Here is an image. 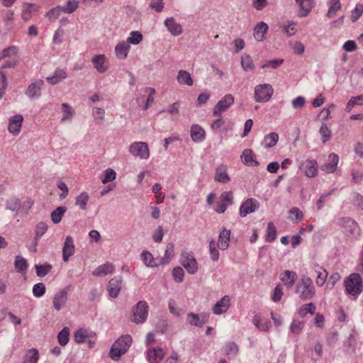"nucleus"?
<instances>
[{"label": "nucleus", "mask_w": 363, "mask_h": 363, "mask_svg": "<svg viewBox=\"0 0 363 363\" xmlns=\"http://www.w3.org/2000/svg\"><path fill=\"white\" fill-rule=\"evenodd\" d=\"M283 296V288L281 284H278L274 291V293L272 296V299L274 302H279Z\"/></svg>", "instance_id": "69168bd1"}, {"label": "nucleus", "mask_w": 363, "mask_h": 363, "mask_svg": "<svg viewBox=\"0 0 363 363\" xmlns=\"http://www.w3.org/2000/svg\"><path fill=\"white\" fill-rule=\"evenodd\" d=\"M174 255V247L172 243H169L167 245L166 250H165V255H164V259L165 261H160V264H164L167 263L169 259H171Z\"/></svg>", "instance_id": "6e6d98bb"}, {"label": "nucleus", "mask_w": 363, "mask_h": 363, "mask_svg": "<svg viewBox=\"0 0 363 363\" xmlns=\"http://www.w3.org/2000/svg\"><path fill=\"white\" fill-rule=\"evenodd\" d=\"M328 11L326 16L329 18L335 16L337 12L342 8L340 0H329L328 2Z\"/></svg>", "instance_id": "473e14b6"}, {"label": "nucleus", "mask_w": 363, "mask_h": 363, "mask_svg": "<svg viewBox=\"0 0 363 363\" xmlns=\"http://www.w3.org/2000/svg\"><path fill=\"white\" fill-rule=\"evenodd\" d=\"M277 238V229L272 222L268 223L266 231V241L269 242H273Z\"/></svg>", "instance_id": "49530a36"}, {"label": "nucleus", "mask_w": 363, "mask_h": 363, "mask_svg": "<svg viewBox=\"0 0 363 363\" xmlns=\"http://www.w3.org/2000/svg\"><path fill=\"white\" fill-rule=\"evenodd\" d=\"M164 355V351L160 347H150L147 350V358L150 363L160 362Z\"/></svg>", "instance_id": "ddd939ff"}, {"label": "nucleus", "mask_w": 363, "mask_h": 363, "mask_svg": "<svg viewBox=\"0 0 363 363\" xmlns=\"http://www.w3.org/2000/svg\"><path fill=\"white\" fill-rule=\"evenodd\" d=\"M241 158L243 163L250 167H257L259 164L256 159V155L251 149H245L243 150Z\"/></svg>", "instance_id": "a211bd4d"}, {"label": "nucleus", "mask_w": 363, "mask_h": 363, "mask_svg": "<svg viewBox=\"0 0 363 363\" xmlns=\"http://www.w3.org/2000/svg\"><path fill=\"white\" fill-rule=\"evenodd\" d=\"M329 160L330 162L328 164H325L321 167V169L326 173H332L336 170L339 157L336 154L332 153L329 155Z\"/></svg>", "instance_id": "c756f323"}, {"label": "nucleus", "mask_w": 363, "mask_h": 363, "mask_svg": "<svg viewBox=\"0 0 363 363\" xmlns=\"http://www.w3.org/2000/svg\"><path fill=\"white\" fill-rule=\"evenodd\" d=\"M67 77V72L64 69H57L53 75L47 78V81L51 84H56Z\"/></svg>", "instance_id": "c9c22d12"}, {"label": "nucleus", "mask_w": 363, "mask_h": 363, "mask_svg": "<svg viewBox=\"0 0 363 363\" xmlns=\"http://www.w3.org/2000/svg\"><path fill=\"white\" fill-rule=\"evenodd\" d=\"M269 27L264 22H259L257 23L254 28V38L257 41H262L265 38V34L267 33Z\"/></svg>", "instance_id": "bb28decb"}, {"label": "nucleus", "mask_w": 363, "mask_h": 363, "mask_svg": "<svg viewBox=\"0 0 363 363\" xmlns=\"http://www.w3.org/2000/svg\"><path fill=\"white\" fill-rule=\"evenodd\" d=\"M63 12L62 7L57 6L55 8L52 9L50 11H49L46 16L50 19V20H55L57 19L60 15Z\"/></svg>", "instance_id": "680f3d73"}, {"label": "nucleus", "mask_w": 363, "mask_h": 363, "mask_svg": "<svg viewBox=\"0 0 363 363\" xmlns=\"http://www.w3.org/2000/svg\"><path fill=\"white\" fill-rule=\"evenodd\" d=\"M121 284L122 280L116 277L109 281L107 289L110 296L113 298L118 296L121 289Z\"/></svg>", "instance_id": "aec40b11"}, {"label": "nucleus", "mask_w": 363, "mask_h": 363, "mask_svg": "<svg viewBox=\"0 0 363 363\" xmlns=\"http://www.w3.org/2000/svg\"><path fill=\"white\" fill-rule=\"evenodd\" d=\"M296 2L299 6V17L307 16L314 6V0H296Z\"/></svg>", "instance_id": "2eb2a0df"}, {"label": "nucleus", "mask_w": 363, "mask_h": 363, "mask_svg": "<svg viewBox=\"0 0 363 363\" xmlns=\"http://www.w3.org/2000/svg\"><path fill=\"white\" fill-rule=\"evenodd\" d=\"M233 194L232 191L223 192L219 200L214 206V210L218 213H223L233 203Z\"/></svg>", "instance_id": "423d86ee"}, {"label": "nucleus", "mask_w": 363, "mask_h": 363, "mask_svg": "<svg viewBox=\"0 0 363 363\" xmlns=\"http://www.w3.org/2000/svg\"><path fill=\"white\" fill-rule=\"evenodd\" d=\"M363 13V4H357L355 9L352 11L351 19L353 22H355L359 19Z\"/></svg>", "instance_id": "bf43d9fd"}, {"label": "nucleus", "mask_w": 363, "mask_h": 363, "mask_svg": "<svg viewBox=\"0 0 363 363\" xmlns=\"http://www.w3.org/2000/svg\"><path fill=\"white\" fill-rule=\"evenodd\" d=\"M315 311V306L313 303H309L303 305L298 311L299 316L304 318L307 313L313 314Z\"/></svg>", "instance_id": "a18cd8bd"}, {"label": "nucleus", "mask_w": 363, "mask_h": 363, "mask_svg": "<svg viewBox=\"0 0 363 363\" xmlns=\"http://www.w3.org/2000/svg\"><path fill=\"white\" fill-rule=\"evenodd\" d=\"M114 272V266L111 263H106L99 266L94 272V276H102L112 274Z\"/></svg>", "instance_id": "72a5a7b5"}, {"label": "nucleus", "mask_w": 363, "mask_h": 363, "mask_svg": "<svg viewBox=\"0 0 363 363\" xmlns=\"http://www.w3.org/2000/svg\"><path fill=\"white\" fill-rule=\"evenodd\" d=\"M143 40V35L139 31H133L130 33V36L128 38L127 43L128 44H139Z\"/></svg>", "instance_id": "864d4df0"}, {"label": "nucleus", "mask_w": 363, "mask_h": 363, "mask_svg": "<svg viewBox=\"0 0 363 363\" xmlns=\"http://www.w3.org/2000/svg\"><path fill=\"white\" fill-rule=\"evenodd\" d=\"M234 97L232 94H226L222 99H220L215 106L213 108V116H220L221 114L226 111L233 104Z\"/></svg>", "instance_id": "0eeeda50"}, {"label": "nucleus", "mask_w": 363, "mask_h": 363, "mask_svg": "<svg viewBox=\"0 0 363 363\" xmlns=\"http://www.w3.org/2000/svg\"><path fill=\"white\" fill-rule=\"evenodd\" d=\"M36 273L39 277H43L46 275L51 269L52 267L50 264L48 265H36Z\"/></svg>", "instance_id": "774afa93"}, {"label": "nucleus", "mask_w": 363, "mask_h": 363, "mask_svg": "<svg viewBox=\"0 0 363 363\" xmlns=\"http://www.w3.org/2000/svg\"><path fill=\"white\" fill-rule=\"evenodd\" d=\"M43 85V81L38 80L30 84L26 91L29 97L38 96L40 94V89Z\"/></svg>", "instance_id": "f704fd0d"}, {"label": "nucleus", "mask_w": 363, "mask_h": 363, "mask_svg": "<svg viewBox=\"0 0 363 363\" xmlns=\"http://www.w3.org/2000/svg\"><path fill=\"white\" fill-rule=\"evenodd\" d=\"M208 315L206 314H201L199 315L197 314L190 313L187 317V320L189 324L197 327H201L208 322Z\"/></svg>", "instance_id": "6ab92c4d"}, {"label": "nucleus", "mask_w": 363, "mask_h": 363, "mask_svg": "<svg viewBox=\"0 0 363 363\" xmlns=\"http://www.w3.org/2000/svg\"><path fill=\"white\" fill-rule=\"evenodd\" d=\"M33 294L35 297L42 296L45 292V286L43 283L35 284L33 289Z\"/></svg>", "instance_id": "338daca9"}, {"label": "nucleus", "mask_w": 363, "mask_h": 363, "mask_svg": "<svg viewBox=\"0 0 363 363\" xmlns=\"http://www.w3.org/2000/svg\"><path fill=\"white\" fill-rule=\"evenodd\" d=\"M230 237V230L227 229L222 230L218 237L217 247L222 250H226L229 246Z\"/></svg>", "instance_id": "a878e982"}, {"label": "nucleus", "mask_w": 363, "mask_h": 363, "mask_svg": "<svg viewBox=\"0 0 363 363\" xmlns=\"http://www.w3.org/2000/svg\"><path fill=\"white\" fill-rule=\"evenodd\" d=\"M296 293L301 300L312 298L315 294L312 279L308 277H303L296 284Z\"/></svg>", "instance_id": "f257e3e1"}, {"label": "nucleus", "mask_w": 363, "mask_h": 363, "mask_svg": "<svg viewBox=\"0 0 363 363\" xmlns=\"http://www.w3.org/2000/svg\"><path fill=\"white\" fill-rule=\"evenodd\" d=\"M279 135L276 133H271L265 135L264 138V145L266 148L274 147L278 142Z\"/></svg>", "instance_id": "79ce46f5"}, {"label": "nucleus", "mask_w": 363, "mask_h": 363, "mask_svg": "<svg viewBox=\"0 0 363 363\" xmlns=\"http://www.w3.org/2000/svg\"><path fill=\"white\" fill-rule=\"evenodd\" d=\"M206 135L205 130L199 125H193L191 128V139L196 142L199 143L204 140Z\"/></svg>", "instance_id": "cd10ccee"}, {"label": "nucleus", "mask_w": 363, "mask_h": 363, "mask_svg": "<svg viewBox=\"0 0 363 363\" xmlns=\"http://www.w3.org/2000/svg\"><path fill=\"white\" fill-rule=\"evenodd\" d=\"M15 267L19 272L25 271L28 267L26 260L20 256H17L15 261Z\"/></svg>", "instance_id": "13d9d810"}, {"label": "nucleus", "mask_w": 363, "mask_h": 363, "mask_svg": "<svg viewBox=\"0 0 363 363\" xmlns=\"http://www.w3.org/2000/svg\"><path fill=\"white\" fill-rule=\"evenodd\" d=\"M316 272L318 273L317 278L315 279L316 285L322 286L326 281L328 273L325 269L320 267H318Z\"/></svg>", "instance_id": "c03bdc74"}, {"label": "nucleus", "mask_w": 363, "mask_h": 363, "mask_svg": "<svg viewBox=\"0 0 363 363\" xmlns=\"http://www.w3.org/2000/svg\"><path fill=\"white\" fill-rule=\"evenodd\" d=\"M79 7V1L77 0H69L67 6L62 7L63 12L66 13H72Z\"/></svg>", "instance_id": "4d7b16f0"}, {"label": "nucleus", "mask_w": 363, "mask_h": 363, "mask_svg": "<svg viewBox=\"0 0 363 363\" xmlns=\"http://www.w3.org/2000/svg\"><path fill=\"white\" fill-rule=\"evenodd\" d=\"M132 343L130 335H122L112 345L110 350V357L113 360H118L125 354Z\"/></svg>", "instance_id": "f03ea898"}, {"label": "nucleus", "mask_w": 363, "mask_h": 363, "mask_svg": "<svg viewBox=\"0 0 363 363\" xmlns=\"http://www.w3.org/2000/svg\"><path fill=\"white\" fill-rule=\"evenodd\" d=\"M177 81L182 84H186L188 86L193 85V79H191L190 74L185 70L179 71Z\"/></svg>", "instance_id": "ea45409f"}, {"label": "nucleus", "mask_w": 363, "mask_h": 363, "mask_svg": "<svg viewBox=\"0 0 363 363\" xmlns=\"http://www.w3.org/2000/svg\"><path fill=\"white\" fill-rule=\"evenodd\" d=\"M280 279L288 288H291L297 279V274L295 272L285 270L281 274Z\"/></svg>", "instance_id": "412c9836"}, {"label": "nucleus", "mask_w": 363, "mask_h": 363, "mask_svg": "<svg viewBox=\"0 0 363 363\" xmlns=\"http://www.w3.org/2000/svg\"><path fill=\"white\" fill-rule=\"evenodd\" d=\"M230 306V298L228 296H225L220 301L213 307V313L215 314H221L227 311Z\"/></svg>", "instance_id": "7c9ffc66"}, {"label": "nucleus", "mask_w": 363, "mask_h": 363, "mask_svg": "<svg viewBox=\"0 0 363 363\" xmlns=\"http://www.w3.org/2000/svg\"><path fill=\"white\" fill-rule=\"evenodd\" d=\"M214 179L220 183H228L230 177L228 174V167L225 164L218 165L215 171Z\"/></svg>", "instance_id": "dca6fc26"}, {"label": "nucleus", "mask_w": 363, "mask_h": 363, "mask_svg": "<svg viewBox=\"0 0 363 363\" xmlns=\"http://www.w3.org/2000/svg\"><path fill=\"white\" fill-rule=\"evenodd\" d=\"M67 211L65 206H59L51 213V218L54 223H58L61 221L62 216Z\"/></svg>", "instance_id": "37998d69"}, {"label": "nucleus", "mask_w": 363, "mask_h": 363, "mask_svg": "<svg viewBox=\"0 0 363 363\" xmlns=\"http://www.w3.org/2000/svg\"><path fill=\"white\" fill-rule=\"evenodd\" d=\"M304 323L300 320H294L291 325L290 330L294 334H298L302 330Z\"/></svg>", "instance_id": "e2e57ef3"}, {"label": "nucleus", "mask_w": 363, "mask_h": 363, "mask_svg": "<svg viewBox=\"0 0 363 363\" xmlns=\"http://www.w3.org/2000/svg\"><path fill=\"white\" fill-rule=\"evenodd\" d=\"M152 192L155 194L157 203H161L164 201L165 195L162 192V186L160 184H155L152 186Z\"/></svg>", "instance_id": "09e8293b"}, {"label": "nucleus", "mask_w": 363, "mask_h": 363, "mask_svg": "<svg viewBox=\"0 0 363 363\" xmlns=\"http://www.w3.org/2000/svg\"><path fill=\"white\" fill-rule=\"evenodd\" d=\"M129 151L133 156L139 157L141 159H147L150 156L147 144L143 142L133 143L130 145Z\"/></svg>", "instance_id": "6e6552de"}, {"label": "nucleus", "mask_w": 363, "mask_h": 363, "mask_svg": "<svg viewBox=\"0 0 363 363\" xmlns=\"http://www.w3.org/2000/svg\"><path fill=\"white\" fill-rule=\"evenodd\" d=\"M241 65L245 71L252 70L255 67L253 60L249 55H244L242 57Z\"/></svg>", "instance_id": "de8ad7c7"}, {"label": "nucleus", "mask_w": 363, "mask_h": 363, "mask_svg": "<svg viewBox=\"0 0 363 363\" xmlns=\"http://www.w3.org/2000/svg\"><path fill=\"white\" fill-rule=\"evenodd\" d=\"M62 111L63 113L62 118V121H65L67 119L71 118L72 117L73 113H74L72 108L70 106H69L67 104H65V103L62 104Z\"/></svg>", "instance_id": "5fc2aeb1"}, {"label": "nucleus", "mask_w": 363, "mask_h": 363, "mask_svg": "<svg viewBox=\"0 0 363 363\" xmlns=\"http://www.w3.org/2000/svg\"><path fill=\"white\" fill-rule=\"evenodd\" d=\"M182 264L190 274H194L198 269L197 262L191 254H182Z\"/></svg>", "instance_id": "f8f14e48"}, {"label": "nucleus", "mask_w": 363, "mask_h": 363, "mask_svg": "<svg viewBox=\"0 0 363 363\" xmlns=\"http://www.w3.org/2000/svg\"><path fill=\"white\" fill-rule=\"evenodd\" d=\"M346 292L357 297L363 291L362 279L360 274L352 273L344 281Z\"/></svg>", "instance_id": "7ed1b4c3"}, {"label": "nucleus", "mask_w": 363, "mask_h": 363, "mask_svg": "<svg viewBox=\"0 0 363 363\" xmlns=\"http://www.w3.org/2000/svg\"><path fill=\"white\" fill-rule=\"evenodd\" d=\"M274 94V89L269 84L257 85L255 87L254 99L256 102L264 103L270 100Z\"/></svg>", "instance_id": "39448f33"}, {"label": "nucleus", "mask_w": 363, "mask_h": 363, "mask_svg": "<svg viewBox=\"0 0 363 363\" xmlns=\"http://www.w3.org/2000/svg\"><path fill=\"white\" fill-rule=\"evenodd\" d=\"M209 250L211 259L216 261L219 258V252L216 248V245L214 240H211L209 242Z\"/></svg>", "instance_id": "052dcab7"}, {"label": "nucleus", "mask_w": 363, "mask_h": 363, "mask_svg": "<svg viewBox=\"0 0 363 363\" xmlns=\"http://www.w3.org/2000/svg\"><path fill=\"white\" fill-rule=\"evenodd\" d=\"M67 293L65 290L57 292L53 298V306L57 311H60L66 303Z\"/></svg>", "instance_id": "393cba45"}, {"label": "nucleus", "mask_w": 363, "mask_h": 363, "mask_svg": "<svg viewBox=\"0 0 363 363\" xmlns=\"http://www.w3.org/2000/svg\"><path fill=\"white\" fill-rule=\"evenodd\" d=\"M39 359L38 350L33 348L28 350L23 357V363H37Z\"/></svg>", "instance_id": "4c0bfd02"}, {"label": "nucleus", "mask_w": 363, "mask_h": 363, "mask_svg": "<svg viewBox=\"0 0 363 363\" xmlns=\"http://www.w3.org/2000/svg\"><path fill=\"white\" fill-rule=\"evenodd\" d=\"M300 168L308 177H315L318 173V163L315 160L308 159L302 162Z\"/></svg>", "instance_id": "9b49d317"}, {"label": "nucleus", "mask_w": 363, "mask_h": 363, "mask_svg": "<svg viewBox=\"0 0 363 363\" xmlns=\"http://www.w3.org/2000/svg\"><path fill=\"white\" fill-rule=\"evenodd\" d=\"M92 63L96 69L100 73L105 72L108 68L104 55L94 56L92 59Z\"/></svg>", "instance_id": "b1692460"}, {"label": "nucleus", "mask_w": 363, "mask_h": 363, "mask_svg": "<svg viewBox=\"0 0 363 363\" xmlns=\"http://www.w3.org/2000/svg\"><path fill=\"white\" fill-rule=\"evenodd\" d=\"M148 306L145 301H139L133 309V321L136 323H143L147 316Z\"/></svg>", "instance_id": "1a4fd4ad"}, {"label": "nucleus", "mask_w": 363, "mask_h": 363, "mask_svg": "<svg viewBox=\"0 0 363 363\" xmlns=\"http://www.w3.org/2000/svg\"><path fill=\"white\" fill-rule=\"evenodd\" d=\"M164 23L168 30L173 35H179L182 33V26L177 23L173 18H167Z\"/></svg>", "instance_id": "c85d7f7f"}, {"label": "nucleus", "mask_w": 363, "mask_h": 363, "mask_svg": "<svg viewBox=\"0 0 363 363\" xmlns=\"http://www.w3.org/2000/svg\"><path fill=\"white\" fill-rule=\"evenodd\" d=\"M69 330L68 328H64L58 334L57 339L59 343L65 346L69 341Z\"/></svg>", "instance_id": "8fccbe9b"}, {"label": "nucleus", "mask_w": 363, "mask_h": 363, "mask_svg": "<svg viewBox=\"0 0 363 363\" xmlns=\"http://www.w3.org/2000/svg\"><path fill=\"white\" fill-rule=\"evenodd\" d=\"M89 196L86 192H82L76 199V205L79 206L80 208L86 209V206L89 201Z\"/></svg>", "instance_id": "603ef678"}, {"label": "nucleus", "mask_w": 363, "mask_h": 363, "mask_svg": "<svg viewBox=\"0 0 363 363\" xmlns=\"http://www.w3.org/2000/svg\"><path fill=\"white\" fill-rule=\"evenodd\" d=\"M75 251V246L72 238L67 236L65 239L63 249H62V259L65 262H67L70 257H72Z\"/></svg>", "instance_id": "f3484780"}, {"label": "nucleus", "mask_w": 363, "mask_h": 363, "mask_svg": "<svg viewBox=\"0 0 363 363\" xmlns=\"http://www.w3.org/2000/svg\"><path fill=\"white\" fill-rule=\"evenodd\" d=\"M8 206L13 211H21V203L18 199H11L8 201Z\"/></svg>", "instance_id": "0e129e2a"}, {"label": "nucleus", "mask_w": 363, "mask_h": 363, "mask_svg": "<svg viewBox=\"0 0 363 363\" xmlns=\"http://www.w3.org/2000/svg\"><path fill=\"white\" fill-rule=\"evenodd\" d=\"M96 335V333L88 329L80 328L74 333V340L78 343H82L88 339L95 337Z\"/></svg>", "instance_id": "4be33fe9"}, {"label": "nucleus", "mask_w": 363, "mask_h": 363, "mask_svg": "<svg viewBox=\"0 0 363 363\" xmlns=\"http://www.w3.org/2000/svg\"><path fill=\"white\" fill-rule=\"evenodd\" d=\"M130 50V45L127 41H122L117 44L115 48L116 55L119 59H125Z\"/></svg>", "instance_id": "2f4dec72"}, {"label": "nucleus", "mask_w": 363, "mask_h": 363, "mask_svg": "<svg viewBox=\"0 0 363 363\" xmlns=\"http://www.w3.org/2000/svg\"><path fill=\"white\" fill-rule=\"evenodd\" d=\"M259 206V202L252 198L247 199L240 207V216L245 217L247 214L255 212Z\"/></svg>", "instance_id": "9d476101"}, {"label": "nucleus", "mask_w": 363, "mask_h": 363, "mask_svg": "<svg viewBox=\"0 0 363 363\" xmlns=\"http://www.w3.org/2000/svg\"><path fill=\"white\" fill-rule=\"evenodd\" d=\"M363 105V94L359 95L357 96H352L348 101L345 111L347 112H350L354 106H362Z\"/></svg>", "instance_id": "a19ab883"}, {"label": "nucleus", "mask_w": 363, "mask_h": 363, "mask_svg": "<svg viewBox=\"0 0 363 363\" xmlns=\"http://www.w3.org/2000/svg\"><path fill=\"white\" fill-rule=\"evenodd\" d=\"M39 6L35 4L24 3L23 4V10L21 17L24 21H28L31 18L33 13L38 11Z\"/></svg>", "instance_id": "5701e85b"}, {"label": "nucleus", "mask_w": 363, "mask_h": 363, "mask_svg": "<svg viewBox=\"0 0 363 363\" xmlns=\"http://www.w3.org/2000/svg\"><path fill=\"white\" fill-rule=\"evenodd\" d=\"M18 49L16 46H10L0 52V60H4L2 69L13 67L18 62Z\"/></svg>", "instance_id": "20e7f679"}, {"label": "nucleus", "mask_w": 363, "mask_h": 363, "mask_svg": "<svg viewBox=\"0 0 363 363\" xmlns=\"http://www.w3.org/2000/svg\"><path fill=\"white\" fill-rule=\"evenodd\" d=\"M253 323L259 330L263 331H267L270 328L271 323L268 320H263L261 315L256 314L253 318Z\"/></svg>", "instance_id": "58836bf2"}, {"label": "nucleus", "mask_w": 363, "mask_h": 363, "mask_svg": "<svg viewBox=\"0 0 363 363\" xmlns=\"http://www.w3.org/2000/svg\"><path fill=\"white\" fill-rule=\"evenodd\" d=\"M23 117L20 115H15L9 118L8 130L13 135H18L21 129Z\"/></svg>", "instance_id": "4468645a"}, {"label": "nucleus", "mask_w": 363, "mask_h": 363, "mask_svg": "<svg viewBox=\"0 0 363 363\" xmlns=\"http://www.w3.org/2000/svg\"><path fill=\"white\" fill-rule=\"evenodd\" d=\"M141 257L147 267H155L160 264V261L154 259L152 255L147 251H143L141 254Z\"/></svg>", "instance_id": "e433bc0d"}, {"label": "nucleus", "mask_w": 363, "mask_h": 363, "mask_svg": "<svg viewBox=\"0 0 363 363\" xmlns=\"http://www.w3.org/2000/svg\"><path fill=\"white\" fill-rule=\"evenodd\" d=\"M319 133L321 135V140L323 143L330 140L331 138V130L326 124H322Z\"/></svg>", "instance_id": "3c124183"}]
</instances>
